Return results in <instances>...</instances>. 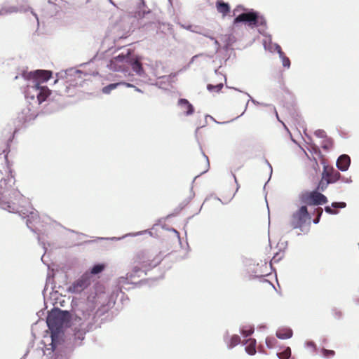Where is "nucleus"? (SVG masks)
<instances>
[{"label":"nucleus","instance_id":"19","mask_svg":"<svg viewBox=\"0 0 359 359\" xmlns=\"http://www.w3.org/2000/svg\"><path fill=\"white\" fill-rule=\"evenodd\" d=\"M19 8H25L23 11H19V13H26L27 11H30L32 15L34 17L37 26H39V19L38 15L33 11V9L29 6L27 4V1L22 0L21 3H19L18 5Z\"/></svg>","mask_w":359,"mask_h":359},{"label":"nucleus","instance_id":"35","mask_svg":"<svg viewBox=\"0 0 359 359\" xmlns=\"http://www.w3.org/2000/svg\"><path fill=\"white\" fill-rule=\"evenodd\" d=\"M203 35L205 37H208L210 39L214 41V43H215V50H216V52H217L219 50V48H220V44L218 42V41L217 39H215L213 36H210V35H209L208 34H203Z\"/></svg>","mask_w":359,"mask_h":359},{"label":"nucleus","instance_id":"17","mask_svg":"<svg viewBox=\"0 0 359 359\" xmlns=\"http://www.w3.org/2000/svg\"><path fill=\"white\" fill-rule=\"evenodd\" d=\"M346 206L345 202H333L331 206H325V211L330 215H337L338 211L337 208H344Z\"/></svg>","mask_w":359,"mask_h":359},{"label":"nucleus","instance_id":"36","mask_svg":"<svg viewBox=\"0 0 359 359\" xmlns=\"http://www.w3.org/2000/svg\"><path fill=\"white\" fill-rule=\"evenodd\" d=\"M245 93L249 97V100L248 101V102H249V101H251L253 104H257V105H262V106H264V107L271 106V104H269L260 103L258 101L253 99L249 93Z\"/></svg>","mask_w":359,"mask_h":359},{"label":"nucleus","instance_id":"27","mask_svg":"<svg viewBox=\"0 0 359 359\" xmlns=\"http://www.w3.org/2000/svg\"><path fill=\"white\" fill-rule=\"evenodd\" d=\"M147 231H148L147 230H145V231H138V232H136V233H127V234L124 235L122 237H112V238H110L109 239L115 240V241H118V240L123 239V238H124L126 237H128V236H140V235H143L144 233H147ZM99 239H104V238H100ZM107 239H109V238H107Z\"/></svg>","mask_w":359,"mask_h":359},{"label":"nucleus","instance_id":"58","mask_svg":"<svg viewBox=\"0 0 359 359\" xmlns=\"http://www.w3.org/2000/svg\"><path fill=\"white\" fill-rule=\"evenodd\" d=\"M18 79V76H16L15 77V79Z\"/></svg>","mask_w":359,"mask_h":359},{"label":"nucleus","instance_id":"26","mask_svg":"<svg viewBox=\"0 0 359 359\" xmlns=\"http://www.w3.org/2000/svg\"><path fill=\"white\" fill-rule=\"evenodd\" d=\"M140 5L139 7V10L135 13V16L138 18H144L146 14L150 13L149 11H146L144 9V7L145 6L144 2L143 0H140Z\"/></svg>","mask_w":359,"mask_h":359},{"label":"nucleus","instance_id":"38","mask_svg":"<svg viewBox=\"0 0 359 359\" xmlns=\"http://www.w3.org/2000/svg\"><path fill=\"white\" fill-rule=\"evenodd\" d=\"M329 184V183H327V181H325V180H323V179L322 178V180H320V182H319V184H318V189L319 190H320V191H323L326 189V187H327V184Z\"/></svg>","mask_w":359,"mask_h":359},{"label":"nucleus","instance_id":"25","mask_svg":"<svg viewBox=\"0 0 359 359\" xmlns=\"http://www.w3.org/2000/svg\"><path fill=\"white\" fill-rule=\"evenodd\" d=\"M65 74L67 76H75V77H78V78H81V75H83V74H84L86 76V75H90V74L84 73V72H83L81 70H78V69H75L72 68V69H67L65 72Z\"/></svg>","mask_w":359,"mask_h":359},{"label":"nucleus","instance_id":"31","mask_svg":"<svg viewBox=\"0 0 359 359\" xmlns=\"http://www.w3.org/2000/svg\"><path fill=\"white\" fill-rule=\"evenodd\" d=\"M332 140L330 138H327L323 140L321 147L324 150L329 151L332 148Z\"/></svg>","mask_w":359,"mask_h":359},{"label":"nucleus","instance_id":"1","mask_svg":"<svg viewBox=\"0 0 359 359\" xmlns=\"http://www.w3.org/2000/svg\"><path fill=\"white\" fill-rule=\"evenodd\" d=\"M8 172L9 174L6 177L0 180L1 207L9 212L18 213L23 219L27 218V226L39 235V242L45 248L44 243L41 241V229L40 226L41 225L38 212L32 207L25 208L22 205L25 198L17 189L13 187L15 184V178L11 170H9Z\"/></svg>","mask_w":359,"mask_h":359},{"label":"nucleus","instance_id":"47","mask_svg":"<svg viewBox=\"0 0 359 359\" xmlns=\"http://www.w3.org/2000/svg\"><path fill=\"white\" fill-rule=\"evenodd\" d=\"M133 88H135V91H137V92H140V93H142V91L141 90V89H140V88H138L135 87L134 85H133Z\"/></svg>","mask_w":359,"mask_h":359},{"label":"nucleus","instance_id":"29","mask_svg":"<svg viewBox=\"0 0 359 359\" xmlns=\"http://www.w3.org/2000/svg\"><path fill=\"white\" fill-rule=\"evenodd\" d=\"M25 11V8H19L18 6H10L3 9V11L6 14L19 13V11Z\"/></svg>","mask_w":359,"mask_h":359},{"label":"nucleus","instance_id":"33","mask_svg":"<svg viewBox=\"0 0 359 359\" xmlns=\"http://www.w3.org/2000/svg\"><path fill=\"white\" fill-rule=\"evenodd\" d=\"M315 212L316 214V217L313 219V224H318L320 219V217L323 215V209L321 208H318L315 210Z\"/></svg>","mask_w":359,"mask_h":359},{"label":"nucleus","instance_id":"43","mask_svg":"<svg viewBox=\"0 0 359 359\" xmlns=\"http://www.w3.org/2000/svg\"><path fill=\"white\" fill-rule=\"evenodd\" d=\"M269 107H270L271 108V109L274 111V113H275V114H276V117L277 118V119H278L279 121H280V119H279V116H278V112H277V111H276V109L275 107H273V105H271V106H269Z\"/></svg>","mask_w":359,"mask_h":359},{"label":"nucleus","instance_id":"56","mask_svg":"<svg viewBox=\"0 0 359 359\" xmlns=\"http://www.w3.org/2000/svg\"><path fill=\"white\" fill-rule=\"evenodd\" d=\"M194 193H192V194H191V198L194 197Z\"/></svg>","mask_w":359,"mask_h":359},{"label":"nucleus","instance_id":"18","mask_svg":"<svg viewBox=\"0 0 359 359\" xmlns=\"http://www.w3.org/2000/svg\"><path fill=\"white\" fill-rule=\"evenodd\" d=\"M119 86H125L126 87H133V85L130 83L118 82V83H110V84L104 86L102 88V91L104 94H109L111 90L116 89Z\"/></svg>","mask_w":359,"mask_h":359},{"label":"nucleus","instance_id":"24","mask_svg":"<svg viewBox=\"0 0 359 359\" xmlns=\"http://www.w3.org/2000/svg\"><path fill=\"white\" fill-rule=\"evenodd\" d=\"M255 327L253 325H243L240 327V332L243 337H247L253 334Z\"/></svg>","mask_w":359,"mask_h":359},{"label":"nucleus","instance_id":"13","mask_svg":"<svg viewBox=\"0 0 359 359\" xmlns=\"http://www.w3.org/2000/svg\"><path fill=\"white\" fill-rule=\"evenodd\" d=\"M177 106L185 116H190L194 112V106L185 98L179 99Z\"/></svg>","mask_w":359,"mask_h":359},{"label":"nucleus","instance_id":"44","mask_svg":"<svg viewBox=\"0 0 359 359\" xmlns=\"http://www.w3.org/2000/svg\"><path fill=\"white\" fill-rule=\"evenodd\" d=\"M172 231L175 233V235H176L177 238H178L179 241H180V233L177 230H175L174 229H172Z\"/></svg>","mask_w":359,"mask_h":359},{"label":"nucleus","instance_id":"23","mask_svg":"<svg viewBox=\"0 0 359 359\" xmlns=\"http://www.w3.org/2000/svg\"><path fill=\"white\" fill-rule=\"evenodd\" d=\"M256 339H249L245 341V344H246L245 351L246 352L251 355H253L256 353Z\"/></svg>","mask_w":359,"mask_h":359},{"label":"nucleus","instance_id":"45","mask_svg":"<svg viewBox=\"0 0 359 359\" xmlns=\"http://www.w3.org/2000/svg\"><path fill=\"white\" fill-rule=\"evenodd\" d=\"M198 56H199V55H196L193 56L191 57L189 65H190L191 63L194 62V60H196V58H197Z\"/></svg>","mask_w":359,"mask_h":359},{"label":"nucleus","instance_id":"22","mask_svg":"<svg viewBox=\"0 0 359 359\" xmlns=\"http://www.w3.org/2000/svg\"><path fill=\"white\" fill-rule=\"evenodd\" d=\"M292 336V330L290 328H281L277 330L276 337L280 339H287Z\"/></svg>","mask_w":359,"mask_h":359},{"label":"nucleus","instance_id":"15","mask_svg":"<svg viewBox=\"0 0 359 359\" xmlns=\"http://www.w3.org/2000/svg\"><path fill=\"white\" fill-rule=\"evenodd\" d=\"M223 338L229 349L235 347L241 343V337L237 334H233L230 337L229 331L225 332Z\"/></svg>","mask_w":359,"mask_h":359},{"label":"nucleus","instance_id":"59","mask_svg":"<svg viewBox=\"0 0 359 359\" xmlns=\"http://www.w3.org/2000/svg\"><path fill=\"white\" fill-rule=\"evenodd\" d=\"M236 90H238V88H234ZM238 91L241 92V90H238Z\"/></svg>","mask_w":359,"mask_h":359},{"label":"nucleus","instance_id":"21","mask_svg":"<svg viewBox=\"0 0 359 359\" xmlns=\"http://www.w3.org/2000/svg\"><path fill=\"white\" fill-rule=\"evenodd\" d=\"M275 49L276 50V52L279 55V57L282 61L283 66L286 68H290V60L285 55L284 53L282 51L280 46L279 45H276Z\"/></svg>","mask_w":359,"mask_h":359},{"label":"nucleus","instance_id":"37","mask_svg":"<svg viewBox=\"0 0 359 359\" xmlns=\"http://www.w3.org/2000/svg\"><path fill=\"white\" fill-rule=\"evenodd\" d=\"M323 356L325 358H331L334 355V351L332 350H327L325 348L323 349Z\"/></svg>","mask_w":359,"mask_h":359},{"label":"nucleus","instance_id":"9","mask_svg":"<svg viewBox=\"0 0 359 359\" xmlns=\"http://www.w3.org/2000/svg\"><path fill=\"white\" fill-rule=\"evenodd\" d=\"M300 201L305 205H319L325 204L327 202V197L323 194L317 191H306L299 195Z\"/></svg>","mask_w":359,"mask_h":359},{"label":"nucleus","instance_id":"54","mask_svg":"<svg viewBox=\"0 0 359 359\" xmlns=\"http://www.w3.org/2000/svg\"><path fill=\"white\" fill-rule=\"evenodd\" d=\"M111 4H114L112 0H108Z\"/></svg>","mask_w":359,"mask_h":359},{"label":"nucleus","instance_id":"7","mask_svg":"<svg viewBox=\"0 0 359 359\" xmlns=\"http://www.w3.org/2000/svg\"><path fill=\"white\" fill-rule=\"evenodd\" d=\"M311 215L308 212L306 205H302L296 211H294L290 217V225L294 229H299L304 233L309 231V228L305 231L306 225L310 226Z\"/></svg>","mask_w":359,"mask_h":359},{"label":"nucleus","instance_id":"6","mask_svg":"<svg viewBox=\"0 0 359 359\" xmlns=\"http://www.w3.org/2000/svg\"><path fill=\"white\" fill-rule=\"evenodd\" d=\"M151 256L149 255L148 252H141L137 257L138 263L140 265V266H134L133 271L130 273H127L126 276H121L118 278V285L121 288H125L126 285L130 284V283H134L133 282V278L135 276H140V273H144L151 269V268H154L158 265L161 260L162 257L161 255H157L154 259H151Z\"/></svg>","mask_w":359,"mask_h":359},{"label":"nucleus","instance_id":"16","mask_svg":"<svg viewBox=\"0 0 359 359\" xmlns=\"http://www.w3.org/2000/svg\"><path fill=\"white\" fill-rule=\"evenodd\" d=\"M351 164V158L347 154H341L337 161V167L342 172L346 171Z\"/></svg>","mask_w":359,"mask_h":359},{"label":"nucleus","instance_id":"55","mask_svg":"<svg viewBox=\"0 0 359 359\" xmlns=\"http://www.w3.org/2000/svg\"><path fill=\"white\" fill-rule=\"evenodd\" d=\"M187 29H189L191 28V26H188L187 27H185Z\"/></svg>","mask_w":359,"mask_h":359},{"label":"nucleus","instance_id":"52","mask_svg":"<svg viewBox=\"0 0 359 359\" xmlns=\"http://www.w3.org/2000/svg\"><path fill=\"white\" fill-rule=\"evenodd\" d=\"M248 104V102H247V104H246L245 108H247ZM244 111H246V109H244Z\"/></svg>","mask_w":359,"mask_h":359},{"label":"nucleus","instance_id":"28","mask_svg":"<svg viewBox=\"0 0 359 359\" xmlns=\"http://www.w3.org/2000/svg\"><path fill=\"white\" fill-rule=\"evenodd\" d=\"M104 269V265L102 264H97L94 265L91 269L90 271L88 272V273L90 274V277L92 275H97L100 273Z\"/></svg>","mask_w":359,"mask_h":359},{"label":"nucleus","instance_id":"12","mask_svg":"<svg viewBox=\"0 0 359 359\" xmlns=\"http://www.w3.org/2000/svg\"><path fill=\"white\" fill-rule=\"evenodd\" d=\"M340 173L332 168H328L327 165H325L323 167V172L322 173L323 179L327 181V183L336 182L339 177Z\"/></svg>","mask_w":359,"mask_h":359},{"label":"nucleus","instance_id":"4","mask_svg":"<svg viewBox=\"0 0 359 359\" xmlns=\"http://www.w3.org/2000/svg\"><path fill=\"white\" fill-rule=\"evenodd\" d=\"M75 316L76 326L74 327V343L79 346L81 341L84 339L86 334L94 328L96 317L94 310L86 306H81L76 311Z\"/></svg>","mask_w":359,"mask_h":359},{"label":"nucleus","instance_id":"39","mask_svg":"<svg viewBox=\"0 0 359 359\" xmlns=\"http://www.w3.org/2000/svg\"><path fill=\"white\" fill-rule=\"evenodd\" d=\"M315 135L319 138H325L326 133L323 130H317L315 131Z\"/></svg>","mask_w":359,"mask_h":359},{"label":"nucleus","instance_id":"34","mask_svg":"<svg viewBox=\"0 0 359 359\" xmlns=\"http://www.w3.org/2000/svg\"><path fill=\"white\" fill-rule=\"evenodd\" d=\"M277 340L274 337H267L266 339V344L269 348H273L275 346Z\"/></svg>","mask_w":359,"mask_h":359},{"label":"nucleus","instance_id":"42","mask_svg":"<svg viewBox=\"0 0 359 359\" xmlns=\"http://www.w3.org/2000/svg\"><path fill=\"white\" fill-rule=\"evenodd\" d=\"M269 107H270L271 108V109L274 111V113H275V114H276V117L277 118V119H278L279 121H280V119H279V116H278V112H277V111H276V109L275 107H273V105H271V106H269Z\"/></svg>","mask_w":359,"mask_h":359},{"label":"nucleus","instance_id":"14","mask_svg":"<svg viewBox=\"0 0 359 359\" xmlns=\"http://www.w3.org/2000/svg\"><path fill=\"white\" fill-rule=\"evenodd\" d=\"M268 265L266 263L262 264H257L256 269L252 271V273L249 274V279H253L255 278H262L269 273L267 270Z\"/></svg>","mask_w":359,"mask_h":359},{"label":"nucleus","instance_id":"8","mask_svg":"<svg viewBox=\"0 0 359 359\" xmlns=\"http://www.w3.org/2000/svg\"><path fill=\"white\" fill-rule=\"evenodd\" d=\"M130 49H126L118 55L112 57L107 65V67L111 71L122 72L126 76L128 72V58Z\"/></svg>","mask_w":359,"mask_h":359},{"label":"nucleus","instance_id":"3","mask_svg":"<svg viewBox=\"0 0 359 359\" xmlns=\"http://www.w3.org/2000/svg\"><path fill=\"white\" fill-rule=\"evenodd\" d=\"M240 11H243V12L235 18L233 23L236 25L237 23L242 22L251 28L259 27L258 29L259 32L265 37L263 39V46L264 49L271 53L276 51L275 46L278 44L273 43L271 36L266 34V21L264 16L253 9H246L243 8L242 6H238L234 9V13Z\"/></svg>","mask_w":359,"mask_h":359},{"label":"nucleus","instance_id":"49","mask_svg":"<svg viewBox=\"0 0 359 359\" xmlns=\"http://www.w3.org/2000/svg\"><path fill=\"white\" fill-rule=\"evenodd\" d=\"M265 328H266V326H265V325H259V326L258 327V329H259V330H262V329H265Z\"/></svg>","mask_w":359,"mask_h":359},{"label":"nucleus","instance_id":"2","mask_svg":"<svg viewBox=\"0 0 359 359\" xmlns=\"http://www.w3.org/2000/svg\"><path fill=\"white\" fill-rule=\"evenodd\" d=\"M51 75L50 71L40 69L29 72L24 71L22 73V77L27 81L25 97L29 105L22 110L19 116L21 121L28 122L34 120L38 115L35 107L46 101L50 95V90L43 84L51 77Z\"/></svg>","mask_w":359,"mask_h":359},{"label":"nucleus","instance_id":"10","mask_svg":"<svg viewBox=\"0 0 359 359\" xmlns=\"http://www.w3.org/2000/svg\"><path fill=\"white\" fill-rule=\"evenodd\" d=\"M90 283V274L86 272L69 286L67 291L70 293L79 294L86 289Z\"/></svg>","mask_w":359,"mask_h":359},{"label":"nucleus","instance_id":"48","mask_svg":"<svg viewBox=\"0 0 359 359\" xmlns=\"http://www.w3.org/2000/svg\"><path fill=\"white\" fill-rule=\"evenodd\" d=\"M346 183H351L352 182L351 177L348 178V179H346L345 181H344Z\"/></svg>","mask_w":359,"mask_h":359},{"label":"nucleus","instance_id":"32","mask_svg":"<svg viewBox=\"0 0 359 359\" xmlns=\"http://www.w3.org/2000/svg\"><path fill=\"white\" fill-rule=\"evenodd\" d=\"M222 88H223V83H218L217 85L208 84L207 86V88L208 90H210V91L215 90L216 92L220 91Z\"/></svg>","mask_w":359,"mask_h":359},{"label":"nucleus","instance_id":"30","mask_svg":"<svg viewBox=\"0 0 359 359\" xmlns=\"http://www.w3.org/2000/svg\"><path fill=\"white\" fill-rule=\"evenodd\" d=\"M276 355L279 359H287L291 355V349L287 347L282 352L277 353Z\"/></svg>","mask_w":359,"mask_h":359},{"label":"nucleus","instance_id":"40","mask_svg":"<svg viewBox=\"0 0 359 359\" xmlns=\"http://www.w3.org/2000/svg\"><path fill=\"white\" fill-rule=\"evenodd\" d=\"M201 152H202V154L204 156V158L205 159V161H206V168H205V170L203 172H201V174H203V173H205V172H208V170H209L210 162H209L208 157L205 155V154L203 151L202 149H201Z\"/></svg>","mask_w":359,"mask_h":359},{"label":"nucleus","instance_id":"53","mask_svg":"<svg viewBox=\"0 0 359 359\" xmlns=\"http://www.w3.org/2000/svg\"><path fill=\"white\" fill-rule=\"evenodd\" d=\"M199 128H200V127H198V128H196V133H197V132H198V130H199Z\"/></svg>","mask_w":359,"mask_h":359},{"label":"nucleus","instance_id":"50","mask_svg":"<svg viewBox=\"0 0 359 359\" xmlns=\"http://www.w3.org/2000/svg\"><path fill=\"white\" fill-rule=\"evenodd\" d=\"M207 117H210L211 119H212L214 121H215V122L217 123V121L215 120V118H214L212 116H210V115H207V116H206V118H207ZM217 123H219V122H217Z\"/></svg>","mask_w":359,"mask_h":359},{"label":"nucleus","instance_id":"5","mask_svg":"<svg viewBox=\"0 0 359 359\" xmlns=\"http://www.w3.org/2000/svg\"><path fill=\"white\" fill-rule=\"evenodd\" d=\"M69 319L70 313L68 311L54 309L48 313L46 323L50 331L51 345L53 349L60 343L64 325L69 322Z\"/></svg>","mask_w":359,"mask_h":359},{"label":"nucleus","instance_id":"11","mask_svg":"<svg viewBox=\"0 0 359 359\" xmlns=\"http://www.w3.org/2000/svg\"><path fill=\"white\" fill-rule=\"evenodd\" d=\"M128 72H126V76L131 75V69L139 76H143L144 72L141 62L139 60L130 52L128 58Z\"/></svg>","mask_w":359,"mask_h":359},{"label":"nucleus","instance_id":"41","mask_svg":"<svg viewBox=\"0 0 359 359\" xmlns=\"http://www.w3.org/2000/svg\"><path fill=\"white\" fill-rule=\"evenodd\" d=\"M307 347L311 348L313 350L315 349V344L313 341H308L306 343Z\"/></svg>","mask_w":359,"mask_h":359},{"label":"nucleus","instance_id":"51","mask_svg":"<svg viewBox=\"0 0 359 359\" xmlns=\"http://www.w3.org/2000/svg\"><path fill=\"white\" fill-rule=\"evenodd\" d=\"M335 314H336V316H337V318H339V317L341 316V312H339H339H336V313H335Z\"/></svg>","mask_w":359,"mask_h":359},{"label":"nucleus","instance_id":"20","mask_svg":"<svg viewBox=\"0 0 359 359\" xmlns=\"http://www.w3.org/2000/svg\"><path fill=\"white\" fill-rule=\"evenodd\" d=\"M216 8L217 11L223 15H226L230 11V6L229 4L223 1H217L216 2Z\"/></svg>","mask_w":359,"mask_h":359},{"label":"nucleus","instance_id":"57","mask_svg":"<svg viewBox=\"0 0 359 359\" xmlns=\"http://www.w3.org/2000/svg\"><path fill=\"white\" fill-rule=\"evenodd\" d=\"M87 64H88V63H83V64H82V65H81V66H84V65H87Z\"/></svg>","mask_w":359,"mask_h":359},{"label":"nucleus","instance_id":"46","mask_svg":"<svg viewBox=\"0 0 359 359\" xmlns=\"http://www.w3.org/2000/svg\"><path fill=\"white\" fill-rule=\"evenodd\" d=\"M266 164L268 165V166L270 168V174L271 175L272 174V171H273L272 166H271V165L269 163V162L267 160H266Z\"/></svg>","mask_w":359,"mask_h":359}]
</instances>
